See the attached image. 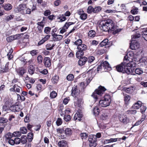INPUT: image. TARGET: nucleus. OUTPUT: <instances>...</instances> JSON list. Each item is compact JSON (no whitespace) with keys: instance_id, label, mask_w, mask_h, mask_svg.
I'll return each instance as SVG.
<instances>
[{"instance_id":"obj_3","label":"nucleus","mask_w":147,"mask_h":147,"mask_svg":"<svg viewBox=\"0 0 147 147\" xmlns=\"http://www.w3.org/2000/svg\"><path fill=\"white\" fill-rule=\"evenodd\" d=\"M140 36V34L138 31L131 36L132 39L130 47L132 50H136V49L139 47V42L135 39L139 38Z\"/></svg>"},{"instance_id":"obj_19","label":"nucleus","mask_w":147,"mask_h":147,"mask_svg":"<svg viewBox=\"0 0 147 147\" xmlns=\"http://www.w3.org/2000/svg\"><path fill=\"white\" fill-rule=\"evenodd\" d=\"M102 66V67L103 69L106 71L107 70H110L111 69V68L110 66L109 63L107 61L101 63Z\"/></svg>"},{"instance_id":"obj_15","label":"nucleus","mask_w":147,"mask_h":147,"mask_svg":"<svg viewBox=\"0 0 147 147\" xmlns=\"http://www.w3.org/2000/svg\"><path fill=\"white\" fill-rule=\"evenodd\" d=\"M74 101V105L76 107L82 108V106L84 103V101L82 98H78V97L75 99Z\"/></svg>"},{"instance_id":"obj_1","label":"nucleus","mask_w":147,"mask_h":147,"mask_svg":"<svg viewBox=\"0 0 147 147\" xmlns=\"http://www.w3.org/2000/svg\"><path fill=\"white\" fill-rule=\"evenodd\" d=\"M126 68H128L130 71H132L134 72V67H136V63L133 61H129L128 59V57L127 55H125L124 57L123 62L121 63Z\"/></svg>"},{"instance_id":"obj_9","label":"nucleus","mask_w":147,"mask_h":147,"mask_svg":"<svg viewBox=\"0 0 147 147\" xmlns=\"http://www.w3.org/2000/svg\"><path fill=\"white\" fill-rule=\"evenodd\" d=\"M26 8V4H21L14 10V11L15 13L20 12L22 14L24 15L25 14V10Z\"/></svg>"},{"instance_id":"obj_58","label":"nucleus","mask_w":147,"mask_h":147,"mask_svg":"<svg viewBox=\"0 0 147 147\" xmlns=\"http://www.w3.org/2000/svg\"><path fill=\"white\" fill-rule=\"evenodd\" d=\"M62 123V120L61 118H58L57 119V121H56V124L57 126H59Z\"/></svg>"},{"instance_id":"obj_16","label":"nucleus","mask_w":147,"mask_h":147,"mask_svg":"<svg viewBox=\"0 0 147 147\" xmlns=\"http://www.w3.org/2000/svg\"><path fill=\"white\" fill-rule=\"evenodd\" d=\"M119 119L120 122L125 125L129 123L130 121L129 119L126 115L120 116Z\"/></svg>"},{"instance_id":"obj_41","label":"nucleus","mask_w":147,"mask_h":147,"mask_svg":"<svg viewBox=\"0 0 147 147\" xmlns=\"http://www.w3.org/2000/svg\"><path fill=\"white\" fill-rule=\"evenodd\" d=\"M81 138L83 140L86 139L88 136V134L86 133H82L80 134Z\"/></svg>"},{"instance_id":"obj_34","label":"nucleus","mask_w":147,"mask_h":147,"mask_svg":"<svg viewBox=\"0 0 147 147\" xmlns=\"http://www.w3.org/2000/svg\"><path fill=\"white\" fill-rule=\"evenodd\" d=\"M143 38L147 41V28L144 29L142 32Z\"/></svg>"},{"instance_id":"obj_33","label":"nucleus","mask_w":147,"mask_h":147,"mask_svg":"<svg viewBox=\"0 0 147 147\" xmlns=\"http://www.w3.org/2000/svg\"><path fill=\"white\" fill-rule=\"evenodd\" d=\"M137 112L136 110H128L126 112V113L129 115H134Z\"/></svg>"},{"instance_id":"obj_45","label":"nucleus","mask_w":147,"mask_h":147,"mask_svg":"<svg viewBox=\"0 0 147 147\" xmlns=\"http://www.w3.org/2000/svg\"><path fill=\"white\" fill-rule=\"evenodd\" d=\"M20 131L21 133L23 134H25L27 132V130L26 127H21L20 128Z\"/></svg>"},{"instance_id":"obj_59","label":"nucleus","mask_w":147,"mask_h":147,"mask_svg":"<svg viewBox=\"0 0 147 147\" xmlns=\"http://www.w3.org/2000/svg\"><path fill=\"white\" fill-rule=\"evenodd\" d=\"M57 132L58 134H62L64 133V130L63 128H58L56 129Z\"/></svg>"},{"instance_id":"obj_62","label":"nucleus","mask_w":147,"mask_h":147,"mask_svg":"<svg viewBox=\"0 0 147 147\" xmlns=\"http://www.w3.org/2000/svg\"><path fill=\"white\" fill-rule=\"evenodd\" d=\"M7 121V119L2 117H0V123H6Z\"/></svg>"},{"instance_id":"obj_37","label":"nucleus","mask_w":147,"mask_h":147,"mask_svg":"<svg viewBox=\"0 0 147 147\" xmlns=\"http://www.w3.org/2000/svg\"><path fill=\"white\" fill-rule=\"evenodd\" d=\"M107 51V50L105 49H99L97 50L96 53L97 55H100L105 53Z\"/></svg>"},{"instance_id":"obj_28","label":"nucleus","mask_w":147,"mask_h":147,"mask_svg":"<svg viewBox=\"0 0 147 147\" xmlns=\"http://www.w3.org/2000/svg\"><path fill=\"white\" fill-rule=\"evenodd\" d=\"M55 46V44H53L51 45L50 43L47 44L45 46L46 50H51L53 49Z\"/></svg>"},{"instance_id":"obj_53","label":"nucleus","mask_w":147,"mask_h":147,"mask_svg":"<svg viewBox=\"0 0 147 147\" xmlns=\"http://www.w3.org/2000/svg\"><path fill=\"white\" fill-rule=\"evenodd\" d=\"M108 115L107 113H103L100 116V119L103 120H106L108 117Z\"/></svg>"},{"instance_id":"obj_10","label":"nucleus","mask_w":147,"mask_h":147,"mask_svg":"<svg viewBox=\"0 0 147 147\" xmlns=\"http://www.w3.org/2000/svg\"><path fill=\"white\" fill-rule=\"evenodd\" d=\"M108 27L109 30L114 31L117 29V26L115 25L113 21L110 19L105 20Z\"/></svg>"},{"instance_id":"obj_17","label":"nucleus","mask_w":147,"mask_h":147,"mask_svg":"<svg viewBox=\"0 0 147 147\" xmlns=\"http://www.w3.org/2000/svg\"><path fill=\"white\" fill-rule=\"evenodd\" d=\"M51 60L50 57H46L44 58L43 63L46 67H50L51 66Z\"/></svg>"},{"instance_id":"obj_39","label":"nucleus","mask_w":147,"mask_h":147,"mask_svg":"<svg viewBox=\"0 0 147 147\" xmlns=\"http://www.w3.org/2000/svg\"><path fill=\"white\" fill-rule=\"evenodd\" d=\"M34 134L32 132L29 133L28 134V141L30 142L33 138Z\"/></svg>"},{"instance_id":"obj_56","label":"nucleus","mask_w":147,"mask_h":147,"mask_svg":"<svg viewBox=\"0 0 147 147\" xmlns=\"http://www.w3.org/2000/svg\"><path fill=\"white\" fill-rule=\"evenodd\" d=\"M57 95V93L55 91H53L50 94V97L51 98H55Z\"/></svg>"},{"instance_id":"obj_40","label":"nucleus","mask_w":147,"mask_h":147,"mask_svg":"<svg viewBox=\"0 0 147 147\" xmlns=\"http://www.w3.org/2000/svg\"><path fill=\"white\" fill-rule=\"evenodd\" d=\"M27 140V137L25 135L22 136L20 139L21 142L23 144H24L26 143Z\"/></svg>"},{"instance_id":"obj_4","label":"nucleus","mask_w":147,"mask_h":147,"mask_svg":"<svg viewBox=\"0 0 147 147\" xmlns=\"http://www.w3.org/2000/svg\"><path fill=\"white\" fill-rule=\"evenodd\" d=\"M111 101L110 95L108 94H105L102 100L99 101L98 106L100 107H106L109 106Z\"/></svg>"},{"instance_id":"obj_35","label":"nucleus","mask_w":147,"mask_h":147,"mask_svg":"<svg viewBox=\"0 0 147 147\" xmlns=\"http://www.w3.org/2000/svg\"><path fill=\"white\" fill-rule=\"evenodd\" d=\"M13 136L12 134L11 135L10 132H8L5 135L4 138L5 139L6 141H7L11 139Z\"/></svg>"},{"instance_id":"obj_25","label":"nucleus","mask_w":147,"mask_h":147,"mask_svg":"<svg viewBox=\"0 0 147 147\" xmlns=\"http://www.w3.org/2000/svg\"><path fill=\"white\" fill-rule=\"evenodd\" d=\"M19 37V35L11 36L7 37L6 40L8 42H11L14 40L18 39Z\"/></svg>"},{"instance_id":"obj_36","label":"nucleus","mask_w":147,"mask_h":147,"mask_svg":"<svg viewBox=\"0 0 147 147\" xmlns=\"http://www.w3.org/2000/svg\"><path fill=\"white\" fill-rule=\"evenodd\" d=\"M138 8L133 6V9L130 11L131 13L133 15L137 14L138 12Z\"/></svg>"},{"instance_id":"obj_31","label":"nucleus","mask_w":147,"mask_h":147,"mask_svg":"<svg viewBox=\"0 0 147 147\" xmlns=\"http://www.w3.org/2000/svg\"><path fill=\"white\" fill-rule=\"evenodd\" d=\"M35 70V67L32 65L29 66L28 68V72L29 73L32 75L34 74Z\"/></svg>"},{"instance_id":"obj_52","label":"nucleus","mask_w":147,"mask_h":147,"mask_svg":"<svg viewBox=\"0 0 147 147\" xmlns=\"http://www.w3.org/2000/svg\"><path fill=\"white\" fill-rule=\"evenodd\" d=\"M51 28L50 27H46L44 28V32L45 33L48 34H49L51 30Z\"/></svg>"},{"instance_id":"obj_23","label":"nucleus","mask_w":147,"mask_h":147,"mask_svg":"<svg viewBox=\"0 0 147 147\" xmlns=\"http://www.w3.org/2000/svg\"><path fill=\"white\" fill-rule=\"evenodd\" d=\"M59 147H68V142L65 140H61L58 143Z\"/></svg>"},{"instance_id":"obj_51","label":"nucleus","mask_w":147,"mask_h":147,"mask_svg":"<svg viewBox=\"0 0 147 147\" xmlns=\"http://www.w3.org/2000/svg\"><path fill=\"white\" fill-rule=\"evenodd\" d=\"M14 16L13 15L11 14L6 17L5 18V20L7 22H9L13 19L14 18Z\"/></svg>"},{"instance_id":"obj_22","label":"nucleus","mask_w":147,"mask_h":147,"mask_svg":"<svg viewBox=\"0 0 147 147\" xmlns=\"http://www.w3.org/2000/svg\"><path fill=\"white\" fill-rule=\"evenodd\" d=\"M53 40L54 41H60L63 38V36L57 34H53L52 35Z\"/></svg>"},{"instance_id":"obj_20","label":"nucleus","mask_w":147,"mask_h":147,"mask_svg":"<svg viewBox=\"0 0 147 147\" xmlns=\"http://www.w3.org/2000/svg\"><path fill=\"white\" fill-rule=\"evenodd\" d=\"M16 71L18 74L22 77H23L24 74L26 73V70L22 67L19 68Z\"/></svg>"},{"instance_id":"obj_57","label":"nucleus","mask_w":147,"mask_h":147,"mask_svg":"<svg viewBox=\"0 0 147 147\" xmlns=\"http://www.w3.org/2000/svg\"><path fill=\"white\" fill-rule=\"evenodd\" d=\"M133 88L130 87L128 88H125V92L128 93H131L133 91Z\"/></svg>"},{"instance_id":"obj_32","label":"nucleus","mask_w":147,"mask_h":147,"mask_svg":"<svg viewBox=\"0 0 147 147\" xmlns=\"http://www.w3.org/2000/svg\"><path fill=\"white\" fill-rule=\"evenodd\" d=\"M59 78V76L55 75L51 79L52 83L53 84H57Z\"/></svg>"},{"instance_id":"obj_5","label":"nucleus","mask_w":147,"mask_h":147,"mask_svg":"<svg viewBox=\"0 0 147 147\" xmlns=\"http://www.w3.org/2000/svg\"><path fill=\"white\" fill-rule=\"evenodd\" d=\"M77 49L78 50L76 53V56L77 58H79L84 55V51L87 49V47L86 45L82 44L79 46H77Z\"/></svg>"},{"instance_id":"obj_24","label":"nucleus","mask_w":147,"mask_h":147,"mask_svg":"<svg viewBox=\"0 0 147 147\" xmlns=\"http://www.w3.org/2000/svg\"><path fill=\"white\" fill-rule=\"evenodd\" d=\"M143 104L141 101L138 100L133 105L131 108L135 109H139Z\"/></svg>"},{"instance_id":"obj_47","label":"nucleus","mask_w":147,"mask_h":147,"mask_svg":"<svg viewBox=\"0 0 147 147\" xmlns=\"http://www.w3.org/2000/svg\"><path fill=\"white\" fill-rule=\"evenodd\" d=\"M74 24V23L73 22H66L65 23L63 26L65 28V29H67L70 25Z\"/></svg>"},{"instance_id":"obj_11","label":"nucleus","mask_w":147,"mask_h":147,"mask_svg":"<svg viewBox=\"0 0 147 147\" xmlns=\"http://www.w3.org/2000/svg\"><path fill=\"white\" fill-rule=\"evenodd\" d=\"M80 90L78 89L77 85H74L72 88L71 94L72 96L74 97L75 99H76L80 94Z\"/></svg>"},{"instance_id":"obj_55","label":"nucleus","mask_w":147,"mask_h":147,"mask_svg":"<svg viewBox=\"0 0 147 147\" xmlns=\"http://www.w3.org/2000/svg\"><path fill=\"white\" fill-rule=\"evenodd\" d=\"M64 120L66 122L69 121L71 119V117L70 115H65L64 117Z\"/></svg>"},{"instance_id":"obj_38","label":"nucleus","mask_w":147,"mask_h":147,"mask_svg":"<svg viewBox=\"0 0 147 147\" xmlns=\"http://www.w3.org/2000/svg\"><path fill=\"white\" fill-rule=\"evenodd\" d=\"M96 34V33L95 31L93 30H92L89 32L88 35L90 37L93 38L95 36Z\"/></svg>"},{"instance_id":"obj_27","label":"nucleus","mask_w":147,"mask_h":147,"mask_svg":"<svg viewBox=\"0 0 147 147\" xmlns=\"http://www.w3.org/2000/svg\"><path fill=\"white\" fill-rule=\"evenodd\" d=\"M131 99V97L129 95L125 94L124 95V100L125 104L126 106L128 105L129 104V102Z\"/></svg>"},{"instance_id":"obj_12","label":"nucleus","mask_w":147,"mask_h":147,"mask_svg":"<svg viewBox=\"0 0 147 147\" xmlns=\"http://www.w3.org/2000/svg\"><path fill=\"white\" fill-rule=\"evenodd\" d=\"M112 43L110 42H109V40L107 38L103 40L100 43L99 46L102 47L105 46V47L108 48L110 47L112 45Z\"/></svg>"},{"instance_id":"obj_2","label":"nucleus","mask_w":147,"mask_h":147,"mask_svg":"<svg viewBox=\"0 0 147 147\" xmlns=\"http://www.w3.org/2000/svg\"><path fill=\"white\" fill-rule=\"evenodd\" d=\"M106 90L107 89L104 86L101 85L95 90L92 95V96L95 99V102L98 101L99 99L97 95L102 96Z\"/></svg>"},{"instance_id":"obj_63","label":"nucleus","mask_w":147,"mask_h":147,"mask_svg":"<svg viewBox=\"0 0 147 147\" xmlns=\"http://www.w3.org/2000/svg\"><path fill=\"white\" fill-rule=\"evenodd\" d=\"M29 116L30 115L27 114L26 116L24 119V121L25 123H28L30 121L29 119Z\"/></svg>"},{"instance_id":"obj_49","label":"nucleus","mask_w":147,"mask_h":147,"mask_svg":"<svg viewBox=\"0 0 147 147\" xmlns=\"http://www.w3.org/2000/svg\"><path fill=\"white\" fill-rule=\"evenodd\" d=\"M79 88L81 90H84L85 88V84L83 82H82L79 84Z\"/></svg>"},{"instance_id":"obj_46","label":"nucleus","mask_w":147,"mask_h":147,"mask_svg":"<svg viewBox=\"0 0 147 147\" xmlns=\"http://www.w3.org/2000/svg\"><path fill=\"white\" fill-rule=\"evenodd\" d=\"M140 108V112H141L142 114H144L147 108L146 106L142 105Z\"/></svg>"},{"instance_id":"obj_6","label":"nucleus","mask_w":147,"mask_h":147,"mask_svg":"<svg viewBox=\"0 0 147 147\" xmlns=\"http://www.w3.org/2000/svg\"><path fill=\"white\" fill-rule=\"evenodd\" d=\"M126 67H124V66L121 63L116 66V69L118 72H122L123 73H126L128 74L133 73V71L128 70V68H126Z\"/></svg>"},{"instance_id":"obj_43","label":"nucleus","mask_w":147,"mask_h":147,"mask_svg":"<svg viewBox=\"0 0 147 147\" xmlns=\"http://www.w3.org/2000/svg\"><path fill=\"white\" fill-rule=\"evenodd\" d=\"M43 57L41 55H39L37 57V62L38 64H41L42 62Z\"/></svg>"},{"instance_id":"obj_60","label":"nucleus","mask_w":147,"mask_h":147,"mask_svg":"<svg viewBox=\"0 0 147 147\" xmlns=\"http://www.w3.org/2000/svg\"><path fill=\"white\" fill-rule=\"evenodd\" d=\"M13 136L15 137H20L21 135V133L20 131H16L13 133L12 134Z\"/></svg>"},{"instance_id":"obj_48","label":"nucleus","mask_w":147,"mask_h":147,"mask_svg":"<svg viewBox=\"0 0 147 147\" xmlns=\"http://www.w3.org/2000/svg\"><path fill=\"white\" fill-rule=\"evenodd\" d=\"M95 59V58L93 56H90L88 58V62L89 63H91Z\"/></svg>"},{"instance_id":"obj_14","label":"nucleus","mask_w":147,"mask_h":147,"mask_svg":"<svg viewBox=\"0 0 147 147\" xmlns=\"http://www.w3.org/2000/svg\"><path fill=\"white\" fill-rule=\"evenodd\" d=\"M78 58L80 59L78 61V64L80 66L84 65L88 61V58L85 56L83 57L82 56Z\"/></svg>"},{"instance_id":"obj_26","label":"nucleus","mask_w":147,"mask_h":147,"mask_svg":"<svg viewBox=\"0 0 147 147\" xmlns=\"http://www.w3.org/2000/svg\"><path fill=\"white\" fill-rule=\"evenodd\" d=\"M2 7H3L5 10L7 11H10L12 8V5L9 3L6 4L5 5H3Z\"/></svg>"},{"instance_id":"obj_30","label":"nucleus","mask_w":147,"mask_h":147,"mask_svg":"<svg viewBox=\"0 0 147 147\" xmlns=\"http://www.w3.org/2000/svg\"><path fill=\"white\" fill-rule=\"evenodd\" d=\"M64 132L66 136H70L72 134L73 131L71 128H67L64 130Z\"/></svg>"},{"instance_id":"obj_18","label":"nucleus","mask_w":147,"mask_h":147,"mask_svg":"<svg viewBox=\"0 0 147 147\" xmlns=\"http://www.w3.org/2000/svg\"><path fill=\"white\" fill-rule=\"evenodd\" d=\"M96 69L95 67L89 70L87 72L88 78H93L96 74Z\"/></svg>"},{"instance_id":"obj_13","label":"nucleus","mask_w":147,"mask_h":147,"mask_svg":"<svg viewBox=\"0 0 147 147\" xmlns=\"http://www.w3.org/2000/svg\"><path fill=\"white\" fill-rule=\"evenodd\" d=\"M99 27L101 30L105 32H109L107 24L105 20H102L100 23Z\"/></svg>"},{"instance_id":"obj_50","label":"nucleus","mask_w":147,"mask_h":147,"mask_svg":"<svg viewBox=\"0 0 147 147\" xmlns=\"http://www.w3.org/2000/svg\"><path fill=\"white\" fill-rule=\"evenodd\" d=\"M74 78V76L73 74H69L67 77V79L69 81L73 80Z\"/></svg>"},{"instance_id":"obj_44","label":"nucleus","mask_w":147,"mask_h":147,"mask_svg":"<svg viewBox=\"0 0 147 147\" xmlns=\"http://www.w3.org/2000/svg\"><path fill=\"white\" fill-rule=\"evenodd\" d=\"M93 113L95 115H98L100 113V109L97 107H95L93 109Z\"/></svg>"},{"instance_id":"obj_21","label":"nucleus","mask_w":147,"mask_h":147,"mask_svg":"<svg viewBox=\"0 0 147 147\" xmlns=\"http://www.w3.org/2000/svg\"><path fill=\"white\" fill-rule=\"evenodd\" d=\"M20 87L18 85L14 84L12 88L9 89V91L11 92H16L20 93Z\"/></svg>"},{"instance_id":"obj_64","label":"nucleus","mask_w":147,"mask_h":147,"mask_svg":"<svg viewBox=\"0 0 147 147\" xmlns=\"http://www.w3.org/2000/svg\"><path fill=\"white\" fill-rule=\"evenodd\" d=\"M38 53V50H32L30 52V53L32 56H34L37 54Z\"/></svg>"},{"instance_id":"obj_61","label":"nucleus","mask_w":147,"mask_h":147,"mask_svg":"<svg viewBox=\"0 0 147 147\" xmlns=\"http://www.w3.org/2000/svg\"><path fill=\"white\" fill-rule=\"evenodd\" d=\"M62 16L58 17L57 18L58 19H60L61 22L64 21L66 19V17L64 16L63 15H62Z\"/></svg>"},{"instance_id":"obj_54","label":"nucleus","mask_w":147,"mask_h":147,"mask_svg":"<svg viewBox=\"0 0 147 147\" xmlns=\"http://www.w3.org/2000/svg\"><path fill=\"white\" fill-rule=\"evenodd\" d=\"M82 41L81 39H79L76 40L75 42H74V45L79 46L82 43Z\"/></svg>"},{"instance_id":"obj_29","label":"nucleus","mask_w":147,"mask_h":147,"mask_svg":"<svg viewBox=\"0 0 147 147\" xmlns=\"http://www.w3.org/2000/svg\"><path fill=\"white\" fill-rule=\"evenodd\" d=\"M8 65L9 62H8L5 64V66L1 68L2 70H1V71L2 72V73H5L8 71L9 69Z\"/></svg>"},{"instance_id":"obj_7","label":"nucleus","mask_w":147,"mask_h":147,"mask_svg":"<svg viewBox=\"0 0 147 147\" xmlns=\"http://www.w3.org/2000/svg\"><path fill=\"white\" fill-rule=\"evenodd\" d=\"M102 9V7L99 6H95L93 7L92 6H90L87 8V12L89 14L92 13H97L101 11Z\"/></svg>"},{"instance_id":"obj_42","label":"nucleus","mask_w":147,"mask_h":147,"mask_svg":"<svg viewBox=\"0 0 147 147\" xmlns=\"http://www.w3.org/2000/svg\"><path fill=\"white\" fill-rule=\"evenodd\" d=\"M135 73L138 75H140L143 73L142 69L140 68H137L134 71Z\"/></svg>"},{"instance_id":"obj_8","label":"nucleus","mask_w":147,"mask_h":147,"mask_svg":"<svg viewBox=\"0 0 147 147\" xmlns=\"http://www.w3.org/2000/svg\"><path fill=\"white\" fill-rule=\"evenodd\" d=\"M88 141L90 147H95L97 145V139L94 135H90L88 137Z\"/></svg>"}]
</instances>
